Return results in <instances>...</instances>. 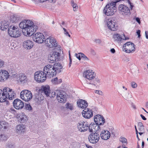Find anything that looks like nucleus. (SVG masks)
Segmentation results:
<instances>
[{"instance_id":"a211bd4d","label":"nucleus","mask_w":148,"mask_h":148,"mask_svg":"<svg viewBox=\"0 0 148 148\" xmlns=\"http://www.w3.org/2000/svg\"><path fill=\"white\" fill-rule=\"evenodd\" d=\"M94 121L97 124L103 125L105 122V119L102 116L97 115L94 118Z\"/></svg>"},{"instance_id":"9b49d317","label":"nucleus","mask_w":148,"mask_h":148,"mask_svg":"<svg viewBox=\"0 0 148 148\" xmlns=\"http://www.w3.org/2000/svg\"><path fill=\"white\" fill-rule=\"evenodd\" d=\"M89 124L86 121H80L77 124V127L79 130L80 132L86 131L88 128Z\"/></svg>"},{"instance_id":"473e14b6","label":"nucleus","mask_w":148,"mask_h":148,"mask_svg":"<svg viewBox=\"0 0 148 148\" xmlns=\"http://www.w3.org/2000/svg\"><path fill=\"white\" fill-rule=\"evenodd\" d=\"M19 117L21 123H25L28 120L27 116L25 114H21L20 115Z\"/></svg>"},{"instance_id":"ddd939ff","label":"nucleus","mask_w":148,"mask_h":148,"mask_svg":"<svg viewBox=\"0 0 148 148\" xmlns=\"http://www.w3.org/2000/svg\"><path fill=\"white\" fill-rule=\"evenodd\" d=\"M100 138V136L97 133L95 132L91 134L88 137L89 141L93 144L97 143Z\"/></svg>"},{"instance_id":"9d476101","label":"nucleus","mask_w":148,"mask_h":148,"mask_svg":"<svg viewBox=\"0 0 148 148\" xmlns=\"http://www.w3.org/2000/svg\"><path fill=\"white\" fill-rule=\"evenodd\" d=\"M45 45L50 48L57 46L58 44L56 40L53 38L49 36L45 40Z\"/></svg>"},{"instance_id":"a19ab883","label":"nucleus","mask_w":148,"mask_h":148,"mask_svg":"<svg viewBox=\"0 0 148 148\" xmlns=\"http://www.w3.org/2000/svg\"><path fill=\"white\" fill-rule=\"evenodd\" d=\"M79 54H81V57L83 58L84 60L85 61H88L89 60V58L87 57L84 54L82 53H80Z\"/></svg>"},{"instance_id":"4be33fe9","label":"nucleus","mask_w":148,"mask_h":148,"mask_svg":"<svg viewBox=\"0 0 148 148\" xmlns=\"http://www.w3.org/2000/svg\"><path fill=\"white\" fill-rule=\"evenodd\" d=\"M110 136V133L107 130H103L100 134V137L102 139L106 140L108 139Z\"/></svg>"},{"instance_id":"de8ad7c7","label":"nucleus","mask_w":148,"mask_h":148,"mask_svg":"<svg viewBox=\"0 0 148 148\" xmlns=\"http://www.w3.org/2000/svg\"><path fill=\"white\" fill-rule=\"evenodd\" d=\"M63 29L64 30V34L67 36H68L69 37H71V36L69 34L67 30L65 28H63Z\"/></svg>"},{"instance_id":"c85d7f7f","label":"nucleus","mask_w":148,"mask_h":148,"mask_svg":"<svg viewBox=\"0 0 148 148\" xmlns=\"http://www.w3.org/2000/svg\"><path fill=\"white\" fill-rule=\"evenodd\" d=\"M60 49H58V50L55 49L54 51L53 52L51 53L53 54L54 55L55 57H56L57 61L59 60L60 59Z\"/></svg>"},{"instance_id":"7ed1b4c3","label":"nucleus","mask_w":148,"mask_h":148,"mask_svg":"<svg viewBox=\"0 0 148 148\" xmlns=\"http://www.w3.org/2000/svg\"><path fill=\"white\" fill-rule=\"evenodd\" d=\"M47 70L45 66L43 69V71H38L36 72L34 75L35 80L38 83H42L46 79L47 77H51Z\"/></svg>"},{"instance_id":"49530a36","label":"nucleus","mask_w":148,"mask_h":148,"mask_svg":"<svg viewBox=\"0 0 148 148\" xmlns=\"http://www.w3.org/2000/svg\"><path fill=\"white\" fill-rule=\"evenodd\" d=\"M9 27V25H8L5 24L4 27H0V29L4 31L6 30V29Z\"/></svg>"},{"instance_id":"bf43d9fd","label":"nucleus","mask_w":148,"mask_h":148,"mask_svg":"<svg viewBox=\"0 0 148 148\" xmlns=\"http://www.w3.org/2000/svg\"><path fill=\"white\" fill-rule=\"evenodd\" d=\"M124 1V0H116V1H111V2H115V6H116V3L117 2H119L120 1Z\"/></svg>"},{"instance_id":"f03ea898","label":"nucleus","mask_w":148,"mask_h":148,"mask_svg":"<svg viewBox=\"0 0 148 148\" xmlns=\"http://www.w3.org/2000/svg\"><path fill=\"white\" fill-rule=\"evenodd\" d=\"M16 97V94L14 91L8 88H5L3 91L0 89V102L6 101L8 99L12 100Z\"/></svg>"},{"instance_id":"ea45409f","label":"nucleus","mask_w":148,"mask_h":148,"mask_svg":"<svg viewBox=\"0 0 148 148\" xmlns=\"http://www.w3.org/2000/svg\"><path fill=\"white\" fill-rule=\"evenodd\" d=\"M119 140L121 142L125 144L126 145L127 144V140L124 137H121L120 138Z\"/></svg>"},{"instance_id":"cd10ccee","label":"nucleus","mask_w":148,"mask_h":148,"mask_svg":"<svg viewBox=\"0 0 148 148\" xmlns=\"http://www.w3.org/2000/svg\"><path fill=\"white\" fill-rule=\"evenodd\" d=\"M8 126V123L2 121L0 122V129L3 130L6 129Z\"/></svg>"},{"instance_id":"6e6d98bb","label":"nucleus","mask_w":148,"mask_h":148,"mask_svg":"<svg viewBox=\"0 0 148 148\" xmlns=\"http://www.w3.org/2000/svg\"><path fill=\"white\" fill-rule=\"evenodd\" d=\"M136 21L139 24H140L141 23L140 19L138 17H136L135 18Z\"/></svg>"},{"instance_id":"58836bf2","label":"nucleus","mask_w":148,"mask_h":148,"mask_svg":"<svg viewBox=\"0 0 148 148\" xmlns=\"http://www.w3.org/2000/svg\"><path fill=\"white\" fill-rule=\"evenodd\" d=\"M51 82L53 84H58L60 83L61 82V79H59V81H58V78L57 77L51 80Z\"/></svg>"},{"instance_id":"393cba45","label":"nucleus","mask_w":148,"mask_h":148,"mask_svg":"<svg viewBox=\"0 0 148 148\" xmlns=\"http://www.w3.org/2000/svg\"><path fill=\"white\" fill-rule=\"evenodd\" d=\"M17 80L23 84L27 82V76L23 73L20 74L18 75Z\"/></svg>"},{"instance_id":"4d7b16f0","label":"nucleus","mask_w":148,"mask_h":148,"mask_svg":"<svg viewBox=\"0 0 148 148\" xmlns=\"http://www.w3.org/2000/svg\"><path fill=\"white\" fill-rule=\"evenodd\" d=\"M69 56L70 62H69V67H70L71 66V64H72V60L71 58L70 53H69Z\"/></svg>"},{"instance_id":"e2e57ef3","label":"nucleus","mask_w":148,"mask_h":148,"mask_svg":"<svg viewBox=\"0 0 148 148\" xmlns=\"http://www.w3.org/2000/svg\"><path fill=\"white\" fill-rule=\"evenodd\" d=\"M110 51L112 53H114L115 52V50L114 48L111 49Z\"/></svg>"},{"instance_id":"6e6552de","label":"nucleus","mask_w":148,"mask_h":148,"mask_svg":"<svg viewBox=\"0 0 148 148\" xmlns=\"http://www.w3.org/2000/svg\"><path fill=\"white\" fill-rule=\"evenodd\" d=\"M8 33L10 36L13 38L19 37L21 34L18 28L15 26H12L8 28Z\"/></svg>"},{"instance_id":"c03bdc74","label":"nucleus","mask_w":148,"mask_h":148,"mask_svg":"<svg viewBox=\"0 0 148 148\" xmlns=\"http://www.w3.org/2000/svg\"><path fill=\"white\" fill-rule=\"evenodd\" d=\"M95 132L99 131V130L100 129V127L99 126L100 125H99L98 124H97L95 123Z\"/></svg>"},{"instance_id":"4c0bfd02","label":"nucleus","mask_w":148,"mask_h":148,"mask_svg":"<svg viewBox=\"0 0 148 148\" xmlns=\"http://www.w3.org/2000/svg\"><path fill=\"white\" fill-rule=\"evenodd\" d=\"M71 4L73 8V10L75 11H77L78 8V7L77 4L74 3V1H71Z\"/></svg>"},{"instance_id":"20e7f679","label":"nucleus","mask_w":148,"mask_h":148,"mask_svg":"<svg viewBox=\"0 0 148 148\" xmlns=\"http://www.w3.org/2000/svg\"><path fill=\"white\" fill-rule=\"evenodd\" d=\"M46 66L51 77L55 76L57 73L60 72L62 68V65L58 63H55L53 65L48 64Z\"/></svg>"},{"instance_id":"37998d69","label":"nucleus","mask_w":148,"mask_h":148,"mask_svg":"<svg viewBox=\"0 0 148 148\" xmlns=\"http://www.w3.org/2000/svg\"><path fill=\"white\" fill-rule=\"evenodd\" d=\"M125 1H126L130 5V10H132L134 7L133 3H131L130 0H125Z\"/></svg>"},{"instance_id":"680f3d73","label":"nucleus","mask_w":148,"mask_h":148,"mask_svg":"<svg viewBox=\"0 0 148 148\" xmlns=\"http://www.w3.org/2000/svg\"><path fill=\"white\" fill-rule=\"evenodd\" d=\"M145 34L146 37L147 39H148V32L147 31L145 32Z\"/></svg>"},{"instance_id":"dca6fc26","label":"nucleus","mask_w":148,"mask_h":148,"mask_svg":"<svg viewBox=\"0 0 148 148\" xmlns=\"http://www.w3.org/2000/svg\"><path fill=\"white\" fill-rule=\"evenodd\" d=\"M57 98L58 101L61 103H65L66 101V97L64 92L59 91L57 95Z\"/></svg>"},{"instance_id":"6ab92c4d","label":"nucleus","mask_w":148,"mask_h":148,"mask_svg":"<svg viewBox=\"0 0 148 148\" xmlns=\"http://www.w3.org/2000/svg\"><path fill=\"white\" fill-rule=\"evenodd\" d=\"M83 116L86 119H90L93 116L92 111L88 108L84 109L82 112Z\"/></svg>"},{"instance_id":"864d4df0","label":"nucleus","mask_w":148,"mask_h":148,"mask_svg":"<svg viewBox=\"0 0 148 148\" xmlns=\"http://www.w3.org/2000/svg\"><path fill=\"white\" fill-rule=\"evenodd\" d=\"M136 33L138 35V38H140V31L139 30H138L137 32Z\"/></svg>"},{"instance_id":"423d86ee","label":"nucleus","mask_w":148,"mask_h":148,"mask_svg":"<svg viewBox=\"0 0 148 148\" xmlns=\"http://www.w3.org/2000/svg\"><path fill=\"white\" fill-rule=\"evenodd\" d=\"M119 13L124 17L126 18L129 16L131 14L130 8L126 5L121 4L118 7Z\"/></svg>"},{"instance_id":"e433bc0d","label":"nucleus","mask_w":148,"mask_h":148,"mask_svg":"<svg viewBox=\"0 0 148 148\" xmlns=\"http://www.w3.org/2000/svg\"><path fill=\"white\" fill-rule=\"evenodd\" d=\"M8 139V137L5 134L0 135V141H5Z\"/></svg>"},{"instance_id":"2f4dec72","label":"nucleus","mask_w":148,"mask_h":148,"mask_svg":"<svg viewBox=\"0 0 148 148\" xmlns=\"http://www.w3.org/2000/svg\"><path fill=\"white\" fill-rule=\"evenodd\" d=\"M122 97L126 100L129 101L130 99L132 98V95L129 92L123 93Z\"/></svg>"},{"instance_id":"79ce46f5","label":"nucleus","mask_w":148,"mask_h":148,"mask_svg":"<svg viewBox=\"0 0 148 148\" xmlns=\"http://www.w3.org/2000/svg\"><path fill=\"white\" fill-rule=\"evenodd\" d=\"M130 85L132 88H137L138 86L137 84L134 81L130 83Z\"/></svg>"},{"instance_id":"09e8293b","label":"nucleus","mask_w":148,"mask_h":148,"mask_svg":"<svg viewBox=\"0 0 148 148\" xmlns=\"http://www.w3.org/2000/svg\"><path fill=\"white\" fill-rule=\"evenodd\" d=\"M95 92L101 95H103V93L101 90H95Z\"/></svg>"},{"instance_id":"a878e982","label":"nucleus","mask_w":148,"mask_h":148,"mask_svg":"<svg viewBox=\"0 0 148 148\" xmlns=\"http://www.w3.org/2000/svg\"><path fill=\"white\" fill-rule=\"evenodd\" d=\"M41 90L42 92L44 93L47 96H48L50 95V90L49 86L48 85L42 86L41 87Z\"/></svg>"},{"instance_id":"0e129e2a","label":"nucleus","mask_w":148,"mask_h":148,"mask_svg":"<svg viewBox=\"0 0 148 148\" xmlns=\"http://www.w3.org/2000/svg\"><path fill=\"white\" fill-rule=\"evenodd\" d=\"M86 146L87 148H92V146L89 145L88 144H86Z\"/></svg>"},{"instance_id":"c9c22d12","label":"nucleus","mask_w":148,"mask_h":148,"mask_svg":"<svg viewBox=\"0 0 148 148\" xmlns=\"http://www.w3.org/2000/svg\"><path fill=\"white\" fill-rule=\"evenodd\" d=\"M65 107L67 109L72 110L73 109V105L69 103H67L65 105Z\"/></svg>"},{"instance_id":"0eeeda50","label":"nucleus","mask_w":148,"mask_h":148,"mask_svg":"<svg viewBox=\"0 0 148 148\" xmlns=\"http://www.w3.org/2000/svg\"><path fill=\"white\" fill-rule=\"evenodd\" d=\"M21 98L26 101H30L32 97V95L31 92L27 90L22 91L20 93Z\"/></svg>"},{"instance_id":"f3484780","label":"nucleus","mask_w":148,"mask_h":148,"mask_svg":"<svg viewBox=\"0 0 148 148\" xmlns=\"http://www.w3.org/2000/svg\"><path fill=\"white\" fill-rule=\"evenodd\" d=\"M106 20L108 28L112 31H115L116 30V25L114 21L111 18H108Z\"/></svg>"},{"instance_id":"4468645a","label":"nucleus","mask_w":148,"mask_h":148,"mask_svg":"<svg viewBox=\"0 0 148 148\" xmlns=\"http://www.w3.org/2000/svg\"><path fill=\"white\" fill-rule=\"evenodd\" d=\"M44 36L42 33L37 32L34 35L33 38L34 40L36 42L41 43L44 41Z\"/></svg>"},{"instance_id":"5701e85b","label":"nucleus","mask_w":148,"mask_h":148,"mask_svg":"<svg viewBox=\"0 0 148 148\" xmlns=\"http://www.w3.org/2000/svg\"><path fill=\"white\" fill-rule=\"evenodd\" d=\"M77 103L78 107L83 109L86 108L88 105L87 102L83 99L78 100Z\"/></svg>"},{"instance_id":"f704fd0d","label":"nucleus","mask_w":148,"mask_h":148,"mask_svg":"<svg viewBox=\"0 0 148 148\" xmlns=\"http://www.w3.org/2000/svg\"><path fill=\"white\" fill-rule=\"evenodd\" d=\"M138 129L139 131L142 132H144V126L142 122H139L138 125Z\"/></svg>"},{"instance_id":"774afa93","label":"nucleus","mask_w":148,"mask_h":148,"mask_svg":"<svg viewBox=\"0 0 148 148\" xmlns=\"http://www.w3.org/2000/svg\"><path fill=\"white\" fill-rule=\"evenodd\" d=\"M125 146L124 144H123V145H122V147H123V148H127V147H125L124 146Z\"/></svg>"},{"instance_id":"13d9d810","label":"nucleus","mask_w":148,"mask_h":148,"mask_svg":"<svg viewBox=\"0 0 148 148\" xmlns=\"http://www.w3.org/2000/svg\"><path fill=\"white\" fill-rule=\"evenodd\" d=\"M140 116L143 120H146V118L142 114L140 115Z\"/></svg>"},{"instance_id":"f257e3e1","label":"nucleus","mask_w":148,"mask_h":148,"mask_svg":"<svg viewBox=\"0 0 148 148\" xmlns=\"http://www.w3.org/2000/svg\"><path fill=\"white\" fill-rule=\"evenodd\" d=\"M19 26L22 29L23 34L25 36L32 35L38 29L37 26L30 20L22 21L19 23Z\"/></svg>"},{"instance_id":"39448f33","label":"nucleus","mask_w":148,"mask_h":148,"mask_svg":"<svg viewBox=\"0 0 148 148\" xmlns=\"http://www.w3.org/2000/svg\"><path fill=\"white\" fill-rule=\"evenodd\" d=\"M115 3L110 2L107 4L103 10V13L107 16L113 15L116 11Z\"/></svg>"},{"instance_id":"7c9ffc66","label":"nucleus","mask_w":148,"mask_h":148,"mask_svg":"<svg viewBox=\"0 0 148 148\" xmlns=\"http://www.w3.org/2000/svg\"><path fill=\"white\" fill-rule=\"evenodd\" d=\"M49 61L51 63H54L56 60V57H55L54 54H53L52 53H51L48 56Z\"/></svg>"},{"instance_id":"1a4fd4ad","label":"nucleus","mask_w":148,"mask_h":148,"mask_svg":"<svg viewBox=\"0 0 148 148\" xmlns=\"http://www.w3.org/2000/svg\"><path fill=\"white\" fill-rule=\"evenodd\" d=\"M134 45L130 42H127L123 46V49L127 53H130L135 51Z\"/></svg>"},{"instance_id":"052dcab7","label":"nucleus","mask_w":148,"mask_h":148,"mask_svg":"<svg viewBox=\"0 0 148 148\" xmlns=\"http://www.w3.org/2000/svg\"><path fill=\"white\" fill-rule=\"evenodd\" d=\"M8 147L9 148H14V146L12 144H10L8 145Z\"/></svg>"},{"instance_id":"b1692460","label":"nucleus","mask_w":148,"mask_h":148,"mask_svg":"<svg viewBox=\"0 0 148 148\" xmlns=\"http://www.w3.org/2000/svg\"><path fill=\"white\" fill-rule=\"evenodd\" d=\"M25 126L23 125H18L16 127V132L18 134H23L25 131Z\"/></svg>"},{"instance_id":"412c9836","label":"nucleus","mask_w":148,"mask_h":148,"mask_svg":"<svg viewBox=\"0 0 148 148\" xmlns=\"http://www.w3.org/2000/svg\"><path fill=\"white\" fill-rule=\"evenodd\" d=\"M33 42L30 40H28L24 41L23 43V47L26 49H29L33 46Z\"/></svg>"},{"instance_id":"aec40b11","label":"nucleus","mask_w":148,"mask_h":148,"mask_svg":"<svg viewBox=\"0 0 148 148\" xmlns=\"http://www.w3.org/2000/svg\"><path fill=\"white\" fill-rule=\"evenodd\" d=\"M9 75L8 72L6 71H0V81H4L9 78Z\"/></svg>"},{"instance_id":"a18cd8bd","label":"nucleus","mask_w":148,"mask_h":148,"mask_svg":"<svg viewBox=\"0 0 148 148\" xmlns=\"http://www.w3.org/2000/svg\"><path fill=\"white\" fill-rule=\"evenodd\" d=\"M25 108L27 110H31L32 109V108L31 107V106L30 104H27L25 106Z\"/></svg>"},{"instance_id":"2eb2a0df","label":"nucleus","mask_w":148,"mask_h":148,"mask_svg":"<svg viewBox=\"0 0 148 148\" xmlns=\"http://www.w3.org/2000/svg\"><path fill=\"white\" fill-rule=\"evenodd\" d=\"M13 104L14 107L17 110L22 109L24 106L23 102L18 99H15L13 101Z\"/></svg>"},{"instance_id":"72a5a7b5","label":"nucleus","mask_w":148,"mask_h":148,"mask_svg":"<svg viewBox=\"0 0 148 148\" xmlns=\"http://www.w3.org/2000/svg\"><path fill=\"white\" fill-rule=\"evenodd\" d=\"M95 123H91L88 126V129L90 132H95Z\"/></svg>"},{"instance_id":"69168bd1","label":"nucleus","mask_w":148,"mask_h":148,"mask_svg":"<svg viewBox=\"0 0 148 148\" xmlns=\"http://www.w3.org/2000/svg\"><path fill=\"white\" fill-rule=\"evenodd\" d=\"M52 95H51V97H54L56 95V94L55 92H52Z\"/></svg>"},{"instance_id":"8fccbe9b","label":"nucleus","mask_w":148,"mask_h":148,"mask_svg":"<svg viewBox=\"0 0 148 148\" xmlns=\"http://www.w3.org/2000/svg\"><path fill=\"white\" fill-rule=\"evenodd\" d=\"M4 62L3 60H0V68H2L4 66Z\"/></svg>"},{"instance_id":"338daca9","label":"nucleus","mask_w":148,"mask_h":148,"mask_svg":"<svg viewBox=\"0 0 148 148\" xmlns=\"http://www.w3.org/2000/svg\"><path fill=\"white\" fill-rule=\"evenodd\" d=\"M123 36L125 38H124L123 40H127L129 39V38H128L125 37L124 35H123Z\"/></svg>"},{"instance_id":"3c124183","label":"nucleus","mask_w":148,"mask_h":148,"mask_svg":"<svg viewBox=\"0 0 148 148\" xmlns=\"http://www.w3.org/2000/svg\"><path fill=\"white\" fill-rule=\"evenodd\" d=\"M79 53H80L78 54L76 53L75 54V56L76 57V58L79 60H81V56H80L81 54H79Z\"/></svg>"},{"instance_id":"bb28decb","label":"nucleus","mask_w":148,"mask_h":148,"mask_svg":"<svg viewBox=\"0 0 148 148\" xmlns=\"http://www.w3.org/2000/svg\"><path fill=\"white\" fill-rule=\"evenodd\" d=\"M113 38L115 41L118 42H120L124 39V38L121 35L118 34H114L113 36Z\"/></svg>"},{"instance_id":"c756f323","label":"nucleus","mask_w":148,"mask_h":148,"mask_svg":"<svg viewBox=\"0 0 148 148\" xmlns=\"http://www.w3.org/2000/svg\"><path fill=\"white\" fill-rule=\"evenodd\" d=\"M100 82V80L97 78H95L93 80H91V81L90 82H88V81H87L88 84L94 85L95 86L97 83H99Z\"/></svg>"},{"instance_id":"f8f14e48","label":"nucleus","mask_w":148,"mask_h":148,"mask_svg":"<svg viewBox=\"0 0 148 148\" xmlns=\"http://www.w3.org/2000/svg\"><path fill=\"white\" fill-rule=\"evenodd\" d=\"M83 76L89 80L88 82H90L95 78L96 74L92 70H89L84 72Z\"/></svg>"},{"instance_id":"5fc2aeb1","label":"nucleus","mask_w":148,"mask_h":148,"mask_svg":"<svg viewBox=\"0 0 148 148\" xmlns=\"http://www.w3.org/2000/svg\"><path fill=\"white\" fill-rule=\"evenodd\" d=\"M95 42L96 43L100 44L101 42V41L100 39H96L95 40Z\"/></svg>"},{"instance_id":"603ef678","label":"nucleus","mask_w":148,"mask_h":148,"mask_svg":"<svg viewBox=\"0 0 148 148\" xmlns=\"http://www.w3.org/2000/svg\"><path fill=\"white\" fill-rule=\"evenodd\" d=\"M9 110L10 112L13 113H14L16 111L13 108H10Z\"/></svg>"}]
</instances>
